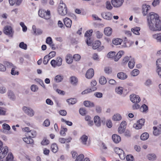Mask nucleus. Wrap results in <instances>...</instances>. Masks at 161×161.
Wrapping results in <instances>:
<instances>
[{
  "label": "nucleus",
  "instance_id": "nucleus-1",
  "mask_svg": "<svg viewBox=\"0 0 161 161\" xmlns=\"http://www.w3.org/2000/svg\"><path fill=\"white\" fill-rule=\"evenodd\" d=\"M147 21L150 30L152 31L161 30V22L157 14L153 12L150 13Z\"/></svg>",
  "mask_w": 161,
  "mask_h": 161
},
{
  "label": "nucleus",
  "instance_id": "nucleus-2",
  "mask_svg": "<svg viewBox=\"0 0 161 161\" xmlns=\"http://www.w3.org/2000/svg\"><path fill=\"white\" fill-rule=\"evenodd\" d=\"M58 11L61 15L64 16L67 13V9L66 4L63 3V1H60L58 6Z\"/></svg>",
  "mask_w": 161,
  "mask_h": 161
},
{
  "label": "nucleus",
  "instance_id": "nucleus-3",
  "mask_svg": "<svg viewBox=\"0 0 161 161\" xmlns=\"http://www.w3.org/2000/svg\"><path fill=\"white\" fill-rule=\"evenodd\" d=\"M38 15L40 17L46 19H48L51 17L50 11L47 10V12L41 9L38 11Z\"/></svg>",
  "mask_w": 161,
  "mask_h": 161
},
{
  "label": "nucleus",
  "instance_id": "nucleus-4",
  "mask_svg": "<svg viewBox=\"0 0 161 161\" xmlns=\"http://www.w3.org/2000/svg\"><path fill=\"white\" fill-rule=\"evenodd\" d=\"M3 145L2 142L0 140V151L1 150L0 153V160H1L4 158L7 154L8 151V147L6 146L1 149Z\"/></svg>",
  "mask_w": 161,
  "mask_h": 161
},
{
  "label": "nucleus",
  "instance_id": "nucleus-5",
  "mask_svg": "<svg viewBox=\"0 0 161 161\" xmlns=\"http://www.w3.org/2000/svg\"><path fill=\"white\" fill-rule=\"evenodd\" d=\"M92 32L93 30L90 29L86 31L85 34L84 36L86 38V42L88 46H90L92 43L90 39Z\"/></svg>",
  "mask_w": 161,
  "mask_h": 161
},
{
  "label": "nucleus",
  "instance_id": "nucleus-6",
  "mask_svg": "<svg viewBox=\"0 0 161 161\" xmlns=\"http://www.w3.org/2000/svg\"><path fill=\"white\" fill-rule=\"evenodd\" d=\"M22 110L25 114L30 117H32L34 115V111L31 108L24 106L22 108Z\"/></svg>",
  "mask_w": 161,
  "mask_h": 161
},
{
  "label": "nucleus",
  "instance_id": "nucleus-7",
  "mask_svg": "<svg viewBox=\"0 0 161 161\" xmlns=\"http://www.w3.org/2000/svg\"><path fill=\"white\" fill-rule=\"evenodd\" d=\"M4 33L11 37L13 36V31L12 28L11 26L9 25H6L5 26L3 30Z\"/></svg>",
  "mask_w": 161,
  "mask_h": 161
},
{
  "label": "nucleus",
  "instance_id": "nucleus-8",
  "mask_svg": "<svg viewBox=\"0 0 161 161\" xmlns=\"http://www.w3.org/2000/svg\"><path fill=\"white\" fill-rule=\"evenodd\" d=\"M130 101L134 103H138L140 100V98L138 95L135 94H131L130 96Z\"/></svg>",
  "mask_w": 161,
  "mask_h": 161
},
{
  "label": "nucleus",
  "instance_id": "nucleus-9",
  "mask_svg": "<svg viewBox=\"0 0 161 161\" xmlns=\"http://www.w3.org/2000/svg\"><path fill=\"white\" fill-rule=\"evenodd\" d=\"M124 0H112L111 3L115 7L118 8L120 7L123 4Z\"/></svg>",
  "mask_w": 161,
  "mask_h": 161
},
{
  "label": "nucleus",
  "instance_id": "nucleus-10",
  "mask_svg": "<svg viewBox=\"0 0 161 161\" xmlns=\"http://www.w3.org/2000/svg\"><path fill=\"white\" fill-rule=\"evenodd\" d=\"M156 64L157 68L156 72L161 78V58L158 59L156 62Z\"/></svg>",
  "mask_w": 161,
  "mask_h": 161
},
{
  "label": "nucleus",
  "instance_id": "nucleus-11",
  "mask_svg": "<svg viewBox=\"0 0 161 161\" xmlns=\"http://www.w3.org/2000/svg\"><path fill=\"white\" fill-rule=\"evenodd\" d=\"M101 15L103 18L108 20H111L113 17L111 13L109 12H103L102 13Z\"/></svg>",
  "mask_w": 161,
  "mask_h": 161
},
{
  "label": "nucleus",
  "instance_id": "nucleus-12",
  "mask_svg": "<svg viewBox=\"0 0 161 161\" xmlns=\"http://www.w3.org/2000/svg\"><path fill=\"white\" fill-rule=\"evenodd\" d=\"M3 132L4 134H8L11 133V132L9 131L10 127L6 123L3 124Z\"/></svg>",
  "mask_w": 161,
  "mask_h": 161
},
{
  "label": "nucleus",
  "instance_id": "nucleus-13",
  "mask_svg": "<svg viewBox=\"0 0 161 161\" xmlns=\"http://www.w3.org/2000/svg\"><path fill=\"white\" fill-rule=\"evenodd\" d=\"M88 136L85 135H84L81 137L80 141L82 144L88 146L89 145V143L88 142Z\"/></svg>",
  "mask_w": 161,
  "mask_h": 161
},
{
  "label": "nucleus",
  "instance_id": "nucleus-14",
  "mask_svg": "<svg viewBox=\"0 0 161 161\" xmlns=\"http://www.w3.org/2000/svg\"><path fill=\"white\" fill-rule=\"evenodd\" d=\"M94 75V70L92 69H90L86 72V77L88 79H91Z\"/></svg>",
  "mask_w": 161,
  "mask_h": 161
},
{
  "label": "nucleus",
  "instance_id": "nucleus-15",
  "mask_svg": "<svg viewBox=\"0 0 161 161\" xmlns=\"http://www.w3.org/2000/svg\"><path fill=\"white\" fill-rule=\"evenodd\" d=\"M150 8L149 5L147 4H144L142 5V13L143 15L145 16L147 14L148 11Z\"/></svg>",
  "mask_w": 161,
  "mask_h": 161
},
{
  "label": "nucleus",
  "instance_id": "nucleus-16",
  "mask_svg": "<svg viewBox=\"0 0 161 161\" xmlns=\"http://www.w3.org/2000/svg\"><path fill=\"white\" fill-rule=\"evenodd\" d=\"M7 95L9 98L11 100L14 101L16 99V96L14 92L11 90H9L7 92Z\"/></svg>",
  "mask_w": 161,
  "mask_h": 161
},
{
  "label": "nucleus",
  "instance_id": "nucleus-17",
  "mask_svg": "<svg viewBox=\"0 0 161 161\" xmlns=\"http://www.w3.org/2000/svg\"><path fill=\"white\" fill-rule=\"evenodd\" d=\"M65 25L68 28H70L72 24V20L69 18H65L64 19Z\"/></svg>",
  "mask_w": 161,
  "mask_h": 161
},
{
  "label": "nucleus",
  "instance_id": "nucleus-18",
  "mask_svg": "<svg viewBox=\"0 0 161 161\" xmlns=\"http://www.w3.org/2000/svg\"><path fill=\"white\" fill-rule=\"evenodd\" d=\"M73 58L72 55L69 54L66 56V61L68 64H71L73 62Z\"/></svg>",
  "mask_w": 161,
  "mask_h": 161
},
{
  "label": "nucleus",
  "instance_id": "nucleus-19",
  "mask_svg": "<svg viewBox=\"0 0 161 161\" xmlns=\"http://www.w3.org/2000/svg\"><path fill=\"white\" fill-rule=\"evenodd\" d=\"M112 29L109 27H106L104 29V33L107 36H109L112 34Z\"/></svg>",
  "mask_w": 161,
  "mask_h": 161
},
{
  "label": "nucleus",
  "instance_id": "nucleus-20",
  "mask_svg": "<svg viewBox=\"0 0 161 161\" xmlns=\"http://www.w3.org/2000/svg\"><path fill=\"white\" fill-rule=\"evenodd\" d=\"M112 139L113 141L116 143H118L121 141L120 136L116 134L113 135Z\"/></svg>",
  "mask_w": 161,
  "mask_h": 161
},
{
  "label": "nucleus",
  "instance_id": "nucleus-21",
  "mask_svg": "<svg viewBox=\"0 0 161 161\" xmlns=\"http://www.w3.org/2000/svg\"><path fill=\"white\" fill-rule=\"evenodd\" d=\"M101 45V42L99 40L95 41V42L93 44L92 48L93 49H98L99 50V47Z\"/></svg>",
  "mask_w": 161,
  "mask_h": 161
},
{
  "label": "nucleus",
  "instance_id": "nucleus-22",
  "mask_svg": "<svg viewBox=\"0 0 161 161\" xmlns=\"http://www.w3.org/2000/svg\"><path fill=\"white\" fill-rule=\"evenodd\" d=\"M118 78L121 80H124L127 78V75L123 72L119 73L117 75Z\"/></svg>",
  "mask_w": 161,
  "mask_h": 161
},
{
  "label": "nucleus",
  "instance_id": "nucleus-23",
  "mask_svg": "<svg viewBox=\"0 0 161 161\" xmlns=\"http://www.w3.org/2000/svg\"><path fill=\"white\" fill-rule=\"evenodd\" d=\"M94 122L95 125L97 127H99L100 126V117L98 116H96L94 117Z\"/></svg>",
  "mask_w": 161,
  "mask_h": 161
},
{
  "label": "nucleus",
  "instance_id": "nucleus-24",
  "mask_svg": "<svg viewBox=\"0 0 161 161\" xmlns=\"http://www.w3.org/2000/svg\"><path fill=\"white\" fill-rule=\"evenodd\" d=\"M153 37L158 42L161 43V33H157L153 35Z\"/></svg>",
  "mask_w": 161,
  "mask_h": 161
},
{
  "label": "nucleus",
  "instance_id": "nucleus-25",
  "mask_svg": "<svg viewBox=\"0 0 161 161\" xmlns=\"http://www.w3.org/2000/svg\"><path fill=\"white\" fill-rule=\"evenodd\" d=\"M97 89V88L96 87H92V88L87 89L83 91L82 92L81 94L83 95L87 93L94 91H96Z\"/></svg>",
  "mask_w": 161,
  "mask_h": 161
},
{
  "label": "nucleus",
  "instance_id": "nucleus-26",
  "mask_svg": "<svg viewBox=\"0 0 161 161\" xmlns=\"http://www.w3.org/2000/svg\"><path fill=\"white\" fill-rule=\"evenodd\" d=\"M140 111L143 113H146L148 112V107L145 104L142 105L140 108Z\"/></svg>",
  "mask_w": 161,
  "mask_h": 161
},
{
  "label": "nucleus",
  "instance_id": "nucleus-27",
  "mask_svg": "<svg viewBox=\"0 0 161 161\" xmlns=\"http://www.w3.org/2000/svg\"><path fill=\"white\" fill-rule=\"evenodd\" d=\"M23 141L27 144H33V140L29 136V137H25L23 139Z\"/></svg>",
  "mask_w": 161,
  "mask_h": 161
},
{
  "label": "nucleus",
  "instance_id": "nucleus-28",
  "mask_svg": "<svg viewBox=\"0 0 161 161\" xmlns=\"http://www.w3.org/2000/svg\"><path fill=\"white\" fill-rule=\"evenodd\" d=\"M84 105L86 107H92L94 106V104L92 102H91L90 101H85L84 102Z\"/></svg>",
  "mask_w": 161,
  "mask_h": 161
},
{
  "label": "nucleus",
  "instance_id": "nucleus-29",
  "mask_svg": "<svg viewBox=\"0 0 161 161\" xmlns=\"http://www.w3.org/2000/svg\"><path fill=\"white\" fill-rule=\"evenodd\" d=\"M29 136L31 138H34L36 135V132L35 130H31L27 133Z\"/></svg>",
  "mask_w": 161,
  "mask_h": 161
},
{
  "label": "nucleus",
  "instance_id": "nucleus-30",
  "mask_svg": "<svg viewBox=\"0 0 161 161\" xmlns=\"http://www.w3.org/2000/svg\"><path fill=\"white\" fill-rule=\"evenodd\" d=\"M140 30V28L138 27H136L131 29V30L136 35H139L140 33L139 31Z\"/></svg>",
  "mask_w": 161,
  "mask_h": 161
},
{
  "label": "nucleus",
  "instance_id": "nucleus-31",
  "mask_svg": "<svg viewBox=\"0 0 161 161\" xmlns=\"http://www.w3.org/2000/svg\"><path fill=\"white\" fill-rule=\"evenodd\" d=\"M63 76L60 75H58L55 76L54 80L57 82H59L63 80Z\"/></svg>",
  "mask_w": 161,
  "mask_h": 161
},
{
  "label": "nucleus",
  "instance_id": "nucleus-32",
  "mask_svg": "<svg viewBox=\"0 0 161 161\" xmlns=\"http://www.w3.org/2000/svg\"><path fill=\"white\" fill-rule=\"evenodd\" d=\"M121 115L119 114H114L112 118L113 119L114 121H119L121 119Z\"/></svg>",
  "mask_w": 161,
  "mask_h": 161
},
{
  "label": "nucleus",
  "instance_id": "nucleus-33",
  "mask_svg": "<svg viewBox=\"0 0 161 161\" xmlns=\"http://www.w3.org/2000/svg\"><path fill=\"white\" fill-rule=\"evenodd\" d=\"M71 83L72 85H76L78 82V80L75 76H72L70 78Z\"/></svg>",
  "mask_w": 161,
  "mask_h": 161
},
{
  "label": "nucleus",
  "instance_id": "nucleus-34",
  "mask_svg": "<svg viewBox=\"0 0 161 161\" xmlns=\"http://www.w3.org/2000/svg\"><path fill=\"white\" fill-rule=\"evenodd\" d=\"M122 41L121 39L117 38L112 41V43L114 44L115 45H120Z\"/></svg>",
  "mask_w": 161,
  "mask_h": 161
},
{
  "label": "nucleus",
  "instance_id": "nucleus-35",
  "mask_svg": "<svg viewBox=\"0 0 161 161\" xmlns=\"http://www.w3.org/2000/svg\"><path fill=\"white\" fill-rule=\"evenodd\" d=\"M135 64V62L134 59H130L128 64L129 67L131 69H133L134 66Z\"/></svg>",
  "mask_w": 161,
  "mask_h": 161
},
{
  "label": "nucleus",
  "instance_id": "nucleus-36",
  "mask_svg": "<svg viewBox=\"0 0 161 161\" xmlns=\"http://www.w3.org/2000/svg\"><path fill=\"white\" fill-rule=\"evenodd\" d=\"M66 101L69 103V104H75L77 102V99L75 98H71L67 100Z\"/></svg>",
  "mask_w": 161,
  "mask_h": 161
},
{
  "label": "nucleus",
  "instance_id": "nucleus-37",
  "mask_svg": "<svg viewBox=\"0 0 161 161\" xmlns=\"http://www.w3.org/2000/svg\"><path fill=\"white\" fill-rule=\"evenodd\" d=\"M51 147L52 151L54 153H56L57 152L58 148L57 145L56 143L53 144L51 145Z\"/></svg>",
  "mask_w": 161,
  "mask_h": 161
},
{
  "label": "nucleus",
  "instance_id": "nucleus-38",
  "mask_svg": "<svg viewBox=\"0 0 161 161\" xmlns=\"http://www.w3.org/2000/svg\"><path fill=\"white\" fill-rule=\"evenodd\" d=\"M149 137V134L147 132L143 133L141 136V139L142 140H145L147 139Z\"/></svg>",
  "mask_w": 161,
  "mask_h": 161
},
{
  "label": "nucleus",
  "instance_id": "nucleus-39",
  "mask_svg": "<svg viewBox=\"0 0 161 161\" xmlns=\"http://www.w3.org/2000/svg\"><path fill=\"white\" fill-rule=\"evenodd\" d=\"M67 128L64 127L62 126L61 127L60 133L62 136H65L66 135L65 132H67Z\"/></svg>",
  "mask_w": 161,
  "mask_h": 161
},
{
  "label": "nucleus",
  "instance_id": "nucleus-40",
  "mask_svg": "<svg viewBox=\"0 0 161 161\" xmlns=\"http://www.w3.org/2000/svg\"><path fill=\"white\" fill-rule=\"evenodd\" d=\"M149 160H154L156 159V156L154 153L149 154L147 156Z\"/></svg>",
  "mask_w": 161,
  "mask_h": 161
},
{
  "label": "nucleus",
  "instance_id": "nucleus-41",
  "mask_svg": "<svg viewBox=\"0 0 161 161\" xmlns=\"http://www.w3.org/2000/svg\"><path fill=\"white\" fill-rule=\"evenodd\" d=\"M114 151L115 153L119 155L124 153L123 150L119 147H116L114 149Z\"/></svg>",
  "mask_w": 161,
  "mask_h": 161
},
{
  "label": "nucleus",
  "instance_id": "nucleus-42",
  "mask_svg": "<svg viewBox=\"0 0 161 161\" xmlns=\"http://www.w3.org/2000/svg\"><path fill=\"white\" fill-rule=\"evenodd\" d=\"M99 82L101 85H104L107 83V80L104 77L102 76L99 79Z\"/></svg>",
  "mask_w": 161,
  "mask_h": 161
},
{
  "label": "nucleus",
  "instance_id": "nucleus-43",
  "mask_svg": "<svg viewBox=\"0 0 161 161\" xmlns=\"http://www.w3.org/2000/svg\"><path fill=\"white\" fill-rule=\"evenodd\" d=\"M142 126L140 123H138V122H137L136 123L133 125V127L136 129L138 130L141 129Z\"/></svg>",
  "mask_w": 161,
  "mask_h": 161
},
{
  "label": "nucleus",
  "instance_id": "nucleus-44",
  "mask_svg": "<svg viewBox=\"0 0 161 161\" xmlns=\"http://www.w3.org/2000/svg\"><path fill=\"white\" fill-rule=\"evenodd\" d=\"M79 112L80 114L82 116L86 115L87 113L86 110L84 108H80L79 109Z\"/></svg>",
  "mask_w": 161,
  "mask_h": 161
},
{
  "label": "nucleus",
  "instance_id": "nucleus-45",
  "mask_svg": "<svg viewBox=\"0 0 161 161\" xmlns=\"http://www.w3.org/2000/svg\"><path fill=\"white\" fill-rule=\"evenodd\" d=\"M16 67L15 66H13L12 69L11 74L12 75H18L19 74V72L18 71H16L15 70V69H16Z\"/></svg>",
  "mask_w": 161,
  "mask_h": 161
},
{
  "label": "nucleus",
  "instance_id": "nucleus-46",
  "mask_svg": "<svg viewBox=\"0 0 161 161\" xmlns=\"http://www.w3.org/2000/svg\"><path fill=\"white\" fill-rule=\"evenodd\" d=\"M84 156L83 154H80L77 156L75 161H83Z\"/></svg>",
  "mask_w": 161,
  "mask_h": 161
},
{
  "label": "nucleus",
  "instance_id": "nucleus-47",
  "mask_svg": "<svg viewBox=\"0 0 161 161\" xmlns=\"http://www.w3.org/2000/svg\"><path fill=\"white\" fill-rule=\"evenodd\" d=\"M36 81L38 82L41 86H42L44 89L46 88L45 86L44 85L43 81L39 79H35Z\"/></svg>",
  "mask_w": 161,
  "mask_h": 161
},
{
  "label": "nucleus",
  "instance_id": "nucleus-48",
  "mask_svg": "<svg viewBox=\"0 0 161 161\" xmlns=\"http://www.w3.org/2000/svg\"><path fill=\"white\" fill-rule=\"evenodd\" d=\"M123 88L122 87H118L115 89V92L118 94L121 95L122 93Z\"/></svg>",
  "mask_w": 161,
  "mask_h": 161
},
{
  "label": "nucleus",
  "instance_id": "nucleus-49",
  "mask_svg": "<svg viewBox=\"0 0 161 161\" xmlns=\"http://www.w3.org/2000/svg\"><path fill=\"white\" fill-rule=\"evenodd\" d=\"M139 73V70L137 69H134L131 72V75L133 76H135L137 75Z\"/></svg>",
  "mask_w": 161,
  "mask_h": 161
},
{
  "label": "nucleus",
  "instance_id": "nucleus-50",
  "mask_svg": "<svg viewBox=\"0 0 161 161\" xmlns=\"http://www.w3.org/2000/svg\"><path fill=\"white\" fill-rule=\"evenodd\" d=\"M49 141L46 138H44L43 139L42 142H41V144L43 145H47L49 144Z\"/></svg>",
  "mask_w": 161,
  "mask_h": 161
},
{
  "label": "nucleus",
  "instance_id": "nucleus-51",
  "mask_svg": "<svg viewBox=\"0 0 161 161\" xmlns=\"http://www.w3.org/2000/svg\"><path fill=\"white\" fill-rule=\"evenodd\" d=\"M19 47L23 49L26 50L27 49V45L23 42H20L19 44Z\"/></svg>",
  "mask_w": 161,
  "mask_h": 161
},
{
  "label": "nucleus",
  "instance_id": "nucleus-52",
  "mask_svg": "<svg viewBox=\"0 0 161 161\" xmlns=\"http://www.w3.org/2000/svg\"><path fill=\"white\" fill-rule=\"evenodd\" d=\"M13 159V156L12 153H9L7 156L6 157V160L7 161H12Z\"/></svg>",
  "mask_w": 161,
  "mask_h": 161
},
{
  "label": "nucleus",
  "instance_id": "nucleus-53",
  "mask_svg": "<svg viewBox=\"0 0 161 161\" xmlns=\"http://www.w3.org/2000/svg\"><path fill=\"white\" fill-rule=\"evenodd\" d=\"M31 90L33 92H36L38 90V86L35 85H32L31 87Z\"/></svg>",
  "mask_w": 161,
  "mask_h": 161
},
{
  "label": "nucleus",
  "instance_id": "nucleus-54",
  "mask_svg": "<svg viewBox=\"0 0 161 161\" xmlns=\"http://www.w3.org/2000/svg\"><path fill=\"white\" fill-rule=\"evenodd\" d=\"M96 36L97 38L100 39L102 38L103 34L102 32L99 31H97L96 32Z\"/></svg>",
  "mask_w": 161,
  "mask_h": 161
},
{
  "label": "nucleus",
  "instance_id": "nucleus-55",
  "mask_svg": "<svg viewBox=\"0 0 161 161\" xmlns=\"http://www.w3.org/2000/svg\"><path fill=\"white\" fill-rule=\"evenodd\" d=\"M62 59L60 57H58L57 58L56 64L58 66H60L62 65Z\"/></svg>",
  "mask_w": 161,
  "mask_h": 161
},
{
  "label": "nucleus",
  "instance_id": "nucleus-56",
  "mask_svg": "<svg viewBox=\"0 0 161 161\" xmlns=\"http://www.w3.org/2000/svg\"><path fill=\"white\" fill-rule=\"evenodd\" d=\"M20 25L22 28L23 31L24 32H26L27 29V27L25 25L24 23L23 22H21L20 23Z\"/></svg>",
  "mask_w": 161,
  "mask_h": 161
},
{
  "label": "nucleus",
  "instance_id": "nucleus-57",
  "mask_svg": "<svg viewBox=\"0 0 161 161\" xmlns=\"http://www.w3.org/2000/svg\"><path fill=\"white\" fill-rule=\"evenodd\" d=\"M153 134L155 136H158L159 134V131L157 130V128L156 127L154 126L153 127Z\"/></svg>",
  "mask_w": 161,
  "mask_h": 161
},
{
  "label": "nucleus",
  "instance_id": "nucleus-58",
  "mask_svg": "<svg viewBox=\"0 0 161 161\" xmlns=\"http://www.w3.org/2000/svg\"><path fill=\"white\" fill-rule=\"evenodd\" d=\"M104 71L106 73L109 74L112 72L111 69L109 67H106L104 68Z\"/></svg>",
  "mask_w": 161,
  "mask_h": 161
},
{
  "label": "nucleus",
  "instance_id": "nucleus-59",
  "mask_svg": "<svg viewBox=\"0 0 161 161\" xmlns=\"http://www.w3.org/2000/svg\"><path fill=\"white\" fill-rule=\"evenodd\" d=\"M116 54V53L114 52H111L109 53L108 55V58H112L114 57Z\"/></svg>",
  "mask_w": 161,
  "mask_h": 161
},
{
  "label": "nucleus",
  "instance_id": "nucleus-60",
  "mask_svg": "<svg viewBox=\"0 0 161 161\" xmlns=\"http://www.w3.org/2000/svg\"><path fill=\"white\" fill-rule=\"evenodd\" d=\"M81 58L80 56L78 54H75L74 55L73 58L76 61H79Z\"/></svg>",
  "mask_w": 161,
  "mask_h": 161
},
{
  "label": "nucleus",
  "instance_id": "nucleus-61",
  "mask_svg": "<svg viewBox=\"0 0 161 161\" xmlns=\"http://www.w3.org/2000/svg\"><path fill=\"white\" fill-rule=\"evenodd\" d=\"M50 58L48 57V55L45 56L43 59V63L44 64H47Z\"/></svg>",
  "mask_w": 161,
  "mask_h": 161
},
{
  "label": "nucleus",
  "instance_id": "nucleus-62",
  "mask_svg": "<svg viewBox=\"0 0 161 161\" xmlns=\"http://www.w3.org/2000/svg\"><path fill=\"white\" fill-rule=\"evenodd\" d=\"M106 8L107 9L110 10L112 9L113 7L111 6L110 2L107 1L106 2Z\"/></svg>",
  "mask_w": 161,
  "mask_h": 161
},
{
  "label": "nucleus",
  "instance_id": "nucleus-63",
  "mask_svg": "<svg viewBox=\"0 0 161 161\" xmlns=\"http://www.w3.org/2000/svg\"><path fill=\"white\" fill-rule=\"evenodd\" d=\"M46 42L49 45L52 43L53 41L52 38L50 37H47L46 39Z\"/></svg>",
  "mask_w": 161,
  "mask_h": 161
},
{
  "label": "nucleus",
  "instance_id": "nucleus-64",
  "mask_svg": "<svg viewBox=\"0 0 161 161\" xmlns=\"http://www.w3.org/2000/svg\"><path fill=\"white\" fill-rule=\"evenodd\" d=\"M126 159L127 161H133L134 157L131 155H129L126 156Z\"/></svg>",
  "mask_w": 161,
  "mask_h": 161
}]
</instances>
